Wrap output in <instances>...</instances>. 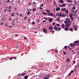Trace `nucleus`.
I'll use <instances>...</instances> for the list:
<instances>
[{"label":"nucleus","mask_w":79,"mask_h":79,"mask_svg":"<svg viewBox=\"0 0 79 79\" xmlns=\"http://www.w3.org/2000/svg\"><path fill=\"white\" fill-rule=\"evenodd\" d=\"M70 18L71 19V21H73V16H75V13H71L69 15Z\"/></svg>","instance_id":"f257e3e1"},{"label":"nucleus","mask_w":79,"mask_h":79,"mask_svg":"<svg viewBox=\"0 0 79 79\" xmlns=\"http://www.w3.org/2000/svg\"><path fill=\"white\" fill-rule=\"evenodd\" d=\"M75 31H77V28H78V27L77 25H75L73 27Z\"/></svg>","instance_id":"f03ea898"},{"label":"nucleus","mask_w":79,"mask_h":79,"mask_svg":"<svg viewBox=\"0 0 79 79\" xmlns=\"http://www.w3.org/2000/svg\"><path fill=\"white\" fill-rule=\"evenodd\" d=\"M44 6V4H41V5L40 6V10H43V8H42V7H43V6ZM42 6V7H41Z\"/></svg>","instance_id":"7ed1b4c3"},{"label":"nucleus","mask_w":79,"mask_h":79,"mask_svg":"<svg viewBox=\"0 0 79 79\" xmlns=\"http://www.w3.org/2000/svg\"><path fill=\"white\" fill-rule=\"evenodd\" d=\"M50 77V76L48 75L46 76L44 78V79H48Z\"/></svg>","instance_id":"20e7f679"},{"label":"nucleus","mask_w":79,"mask_h":79,"mask_svg":"<svg viewBox=\"0 0 79 79\" xmlns=\"http://www.w3.org/2000/svg\"><path fill=\"white\" fill-rule=\"evenodd\" d=\"M53 19L52 18H50V19H49V21H50V22H52L53 21Z\"/></svg>","instance_id":"39448f33"},{"label":"nucleus","mask_w":79,"mask_h":79,"mask_svg":"<svg viewBox=\"0 0 79 79\" xmlns=\"http://www.w3.org/2000/svg\"><path fill=\"white\" fill-rule=\"evenodd\" d=\"M48 16H54L55 15H53L52 13H49L48 14Z\"/></svg>","instance_id":"423d86ee"},{"label":"nucleus","mask_w":79,"mask_h":79,"mask_svg":"<svg viewBox=\"0 0 79 79\" xmlns=\"http://www.w3.org/2000/svg\"><path fill=\"white\" fill-rule=\"evenodd\" d=\"M56 11H59V10H60V7H57L56 8Z\"/></svg>","instance_id":"0eeeda50"},{"label":"nucleus","mask_w":79,"mask_h":79,"mask_svg":"<svg viewBox=\"0 0 79 79\" xmlns=\"http://www.w3.org/2000/svg\"><path fill=\"white\" fill-rule=\"evenodd\" d=\"M66 10V8H65L61 9V10H62V11H64Z\"/></svg>","instance_id":"6e6552de"},{"label":"nucleus","mask_w":79,"mask_h":79,"mask_svg":"<svg viewBox=\"0 0 79 79\" xmlns=\"http://www.w3.org/2000/svg\"><path fill=\"white\" fill-rule=\"evenodd\" d=\"M49 29L50 30H52V29H53V28L52 27V26H50L49 27Z\"/></svg>","instance_id":"1a4fd4ad"},{"label":"nucleus","mask_w":79,"mask_h":79,"mask_svg":"<svg viewBox=\"0 0 79 79\" xmlns=\"http://www.w3.org/2000/svg\"><path fill=\"white\" fill-rule=\"evenodd\" d=\"M43 14L44 15H47V13L46 12H43Z\"/></svg>","instance_id":"9d476101"},{"label":"nucleus","mask_w":79,"mask_h":79,"mask_svg":"<svg viewBox=\"0 0 79 79\" xmlns=\"http://www.w3.org/2000/svg\"><path fill=\"white\" fill-rule=\"evenodd\" d=\"M62 29H64V24L63 23L62 24Z\"/></svg>","instance_id":"9b49d317"},{"label":"nucleus","mask_w":79,"mask_h":79,"mask_svg":"<svg viewBox=\"0 0 79 79\" xmlns=\"http://www.w3.org/2000/svg\"><path fill=\"white\" fill-rule=\"evenodd\" d=\"M46 11H47L48 13H50V10L48 9L46 10Z\"/></svg>","instance_id":"f8f14e48"},{"label":"nucleus","mask_w":79,"mask_h":79,"mask_svg":"<svg viewBox=\"0 0 79 79\" xmlns=\"http://www.w3.org/2000/svg\"><path fill=\"white\" fill-rule=\"evenodd\" d=\"M67 2H68L69 3H73V2H72V1L70 0H67Z\"/></svg>","instance_id":"ddd939ff"},{"label":"nucleus","mask_w":79,"mask_h":79,"mask_svg":"<svg viewBox=\"0 0 79 79\" xmlns=\"http://www.w3.org/2000/svg\"><path fill=\"white\" fill-rule=\"evenodd\" d=\"M64 30L65 31H68V30H69L68 27H66L64 28Z\"/></svg>","instance_id":"4468645a"},{"label":"nucleus","mask_w":79,"mask_h":79,"mask_svg":"<svg viewBox=\"0 0 79 79\" xmlns=\"http://www.w3.org/2000/svg\"><path fill=\"white\" fill-rule=\"evenodd\" d=\"M60 3H64V1L62 0H60Z\"/></svg>","instance_id":"2eb2a0df"},{"label":"nucleus","mask_w":79,"mask_h":79,"mask_svg":"<svg viewBox=\"0 0 79 79\" xmlns=\"http://www.w3.org/2000/svg\"><path fill=\"white\" fill-rule=\"evenodd\" d=\"M69 58H67V60H66V62L69 63Z\"/></svg>","instance_id":"dca6fc26"},{"label":"nucleus","mask_w":79,"mask_h":79,"mask_svg":"<svg viewBox=\"0 0 79 79\" xmlns=\"http://www.w3.org/2000/svg\"><path fill=\"white\" fill-rule=\"evenodd\" d=\"M63 15V13H60L59 14H58V16H62Z\"/></svg>","instance_id":"f3484780"},{"label":"nucleus","mask_w":79,"mask_h":79,"mask_svg":"<svg viewBox=\"0 0 79 79\" xmlns=\"http://www.w3.org/2000/svg\"><path fill=\"white\" fill-rule=\"evenodd\" d=\"M43 31H44V32H45V33H47V30H46V29H43Z\"/></svg>","instance_id":"a211bd4d"},{"label":"nucleus","mask_w":79,"mask_h":79,"mask_svg":"<svg viewBox=\"0 0 79 79\" xmlns=\"http://www.w3.org/2000/svg\"><path fill=\"white\" fill-rule=\"evenodd\" d=\"M65 12L66 13V14H68V10H65Z\"/></svg>","instance_id":"6ab92c4d"},{"label":"nucleus","mask_w":79,"mask_h":79,"mask_svg":"<svg viewBox=\"0 0 79 79\" xmlns=\"http://www.w3.org/2000/svg\"><path fill=\"white\" fill-rule=\"evenodd\" d=\"M69 31H71V32H73V28H70L69 29Z\"/></svg>","instance_id":"aec40b11"},{"label":"nucleus","mask_w":79,"mask_h":79,"mask_svg":"<svg viewBox=\"0 0 79 79\" xmlns=\"http://www.w3.org/2000/svg\"><path fill=\"white\" fill-rule=\"evenodd\" d=\"M62 7H64V6H65V5H66V4H62Z\"/></svg>","instance_id":"412c9836"},{"label":"nucleus","mask_w":79,"mask_h":79,"mask_svg":"<svg viewBox=\"0 0 79 79\" xmlns=\"http://www.w3.org/2000/svg\"><path fill=\"white\" fill-rule=\"evenodd\" d=\"M71 26V24L70 23H69L67 24V27H69V26Z\"/></svg>","instance_id":"4be33fe9"},{"label":"nucleus","mask_w":79,"mask_h":79,"mask_svg":"<svg viewBox=\"0 0 79 79\" xmlns=\"http://www.w3.org/2000/svg\"><path fill=\"white\" fill-rule=\"evenodd\" d=\"M70 47H72V46H74V44H70Z\"/></svg>","instance_id":"5701e85b"},{"label":"nucleus","mask_w":79,"mask_h":79,"mask_svg":"<svg viewBox=\"0 0 79 79\" xmlns=\"http://www.w3.org/2000/svg\"><path fill=\"white\" fill-rule=\"evenodd\" d=\"M35 10H36V8H33V11H35Z\"/></svg>","instance_id":"b1692460"},{"label":"nucleus","mask_w":79,"mask_h":79,"mask_svg":"<svg viewBox=\"0 0 79 79\" xmlns=\"http://www.w3.org/2000/svg\"><path fill=\"white\" fill-rule=\"evenodd\" d=\"M62 16L63 17H65L66 16V15H64V14H62Z\"/></svg>","instance_id":"393cba45"},{"label":"nucleus","mask_w":79,"mask_h":79,"mask_svg":"<svg viewBox=\"0 0 79 79\" xmlns=\"http://www.w3.org/2000/svg\"><path fill=\"white\" fill-rule=\"evenodd\" d=\"M24 77L25 79H27V78H28V77L27 76H24Z\"/></svg>","instance_id":"a878e982"},{"label":"nucleus","mask_w":79,"mask_h":79,"mask_svg":"<svg viewBox=\"0 0 79 79\" xmlns=\"http://www.w3.org/2000/svg\"><path fill=\"white\" fill-rule=\"evenodd\" d=\"M15 15V13H12L11 14V16H12V17H13V16Z\"/></svg>","instance_id":"bb28decb"},{"label":"nucleus","mask_w":79,"mask_h":79,"mask_svg":"<svg viewBox=\"0 0 79 79\" xmlns=\"http://www.w3.org/2000/svg\"><path fill=\"white\" fill-rule=\"evenodd\" d=\"M50 31V32H52V33H53L54 32V31H53V30Z\"/></svg>","instance_id":"cd10ccee"},{"label":"nucleus","mask_w":79,"mask_h":79,"mask_svg":"<svg viewBox=\"0 0 79 79\" xmlns=\"http://www.w3.org/2000/svg\"><path fill=\"white\" fill-rule=\"evenodd\" d=\"M71 11L72 12V13H74L75 12L74 10H73L72 9L71 10Z\"/></svg>","instance_id":"c85d7f7f"},{"label":"nucleus","mask_w":79,"mask_h":79,"mask_svg":"<svg viewBox=\"0 0 79 79\" xmlns=\"http://www.w3.org/2000/svg\"><path fill=\"white\" fill-rule=\"evenodd\" d=\"M27 15H30V12L28 11L27 13Z\"/></svg>","instance_id":"c756f323"},{"label":"nucleus","mask_w":79,"mask_h":79,"mask_svg":"<svg viewBox=\"0 0 79 79\" xmlns=\"http://www.w3.org/2000/svg\"><path fill=\"white\" fill-rule=\"evenodd\" d=\"M26 73L27 72H23V74L24 75H25L26 74Z\"/></svg>","instance_id":"7c9ffc66"},{"label":"nucleus","mask_w":79,"mask_h":79,"mask_svg":"<svg viewBox=\"0 0 79 79\" xmlns=\"http://www.w3.org/2000/svg\"><path fill=\"white\" fill-rule=\"evenodd\" d=\"M4 24V23H0V25H3Z\"/></svg>","instance_id":"2f4dec72"},{"label":"nucleus","mask_w":79,"mask_h":79,"mask_svg":"<svg viewBox=\"0 0 79 79\" xmlns=\"http://www.w3.org/2000/svg\"><path fill=\"white\" fill-rule=\"evenodd\" d=\"M44 19H45V20H47L48 19V18L47 17H44Z\"/></svg>","instance_id":"473e14b6"},{"label":"nucleus","mask_w":79,"mask_h":79,"mask_svg":"<svg viewBox=\"0 0 79 79\" xmlns=\"http://www.w3.org/2000/svg\"><path fill=\"white\" fill-rule=\"evenodd\" d=\"M78 42V41H75L74 42V43H76V44H77Z\"/></svg>","instance_id":"72a5a7b5"},{"label":"nucleus","mask_w":79,"mask_h":79,"mask_svg":"<svg viewBox=\"0 0 79 79\" xmlns=\"http://www.w3.org/2000/svg\"><path fill=\"white\" fill-rule=\"evenodd\" d=\"M40 68H43V67H44V65H40Z\"/></svg>","instance_id":"f704fd0d"},{"label":"nucleus","mask_w":79,"mask_h":79,"mask_svg":"<svg viewBox=\"0 0 79 79\" xmlns=\"http://www.w3.org/2000/svg\"><path fill=\"white\" fill-rule=\"evenodd\" d=\"M72 10H75V7H73L72 8Z\"/></svg>","instance_id":"c9c22d12"},{"label":"nucleus","mask_w":79,"mask_h":79,"mask_svg":"<svg viewBox=\"0 0 79 79\" xmlns=\"http://www.w3.org/2000/svg\"><path fill=\"white\" fill-rule=\"evenodd\" d=\"M58 31H60L61 30V28L59 27L58 29Z\"/></svg>","instance_id":"e433bc0d"},{"label":"nucleus","mask_w":79,"mask_h":79,"mask_svg":"<svg viewBox=\"0 0 79 79\" xmlns=\"http://www.w3.org/2000/svg\"><path fill=\"white\" fill-rule=\"evenodd\" d=\"M64 55H66V52H64Z\"/></svg>","instance_id":"4c0bfd02"},{"label":"nucleus","mask_w":79,"mask_h":79,"mask_svg":"<svg viewBox=\"0 0 79 79\" xmlns=\"http://www.w3.org/2000/svg\"><path fill=\"white\" fill-rule=\"evenodd\" d=\"M54 51L55 52H56V53H58V50H54Z\"/></svg>","instance_id":"58836bf2"},{"label":"nucleus","mask_w":79,"mask_h":79,"mask_svg":"<svg viewBox=\"0 0 79 79\" xmlns=\"http://www.w3.org/2000/svg\"><path fill=\"white\" fill-rule=\"evenodd\" d=\"M32 24H35V22H33L32 23H31Z\"/></svg>","instance_id":"ea45409f"},{"label":"nucleus","mask_w":79,"mask_h":79,"mask_svg":"<svg viewBox=\"0 0 79 79\" xmlns=\"http://www.w3.org/2000/svg\"><path fill=\"white\" fill-rule=\"evenodd\" d=\"M11 23H12V25H13V26H14L15 25V24L14 23V22H12Z\"/></svg>","instance_id":"a19ab883"},{"label":"nucleus","mask_w":79,"mask_h":79,"mask_svg":"<svg viewBox=\"0 0 79 79\" xmlns=\"http://www.w3.org/2000/svg\"><path fill=\"white\" fill-rule=\"evenodd\" d=\"M27 17L25 16L24 18V19H27Z\"/></svg>","instance_id":"79ce46f5"},{"label":"nucleus","mask_w":79,"mask_h":79,"mask_svg":"<svg viewBox=\"0 0 79 79\" xmlns=\"http://www.w3.org/2000/svg\"><path fill=\"white\" fill-rule=\"evenodd\" d=\"M58 29V27H56V28L55 29V31H57V29Z\"/></svg>","instance_id":"37998d69"},{"label":"nucleus","mask_w":79,"mask_h":79,"mask_svg":"<svg viewBox=\"0 0 79 79\" xmlns=\"http://www.w3.org/2000/svg\"><path fill=\"white\" fill-rule=\"evenodd\" d=\"M19 45V44H16V48H17V47H18Z\"/></svg>","instance_id":"c03bdc74"},{"label":"nucleus","mask_w":79,"mask_h":79,"mask_svg":"<svg viewBox=\"0 0 79 79\" xmlns=\"http://www.w3.org/2000/svg\"><path fill=\"white\" fill-rule=\"evenodd\" d=\"M11 17H10V18H9V21H10L11 20Z\"/></svg>","instance_id":"a18cd8bd"},{"label":"nucleus","mask_w":79,"mask_h":79,"mask_svg":"<svg viewBox=\"0 0 79 79\" xmlns=\"http://www.w3.org/2000/svg\"><path fill=\"white\" fill-rule=\"evenodd\" d=\"M56 26H60V25H59V24H57L56 25Z\"/></svg>","instance_id":"49530a36"},{"label":"nucleus","mask_w":79,"mask_h":79,"mask_svg":"<svg viewBox=\"0 0 79 79\" xmlns=\"http://www.w3.org/2000/svg\"><path fill=\"white\" fill-rule=\"evenodd\" d=\"M8 2H10V0H8L6 2V3H8Z\"/></svg>","instance_id":"de8ad7c7"},{"label":"nucleus","mask_w":79,"mask_h":79,"mask_svg":"<svg viewBox=\"0 0 79 79\" xmlns=\"http://www.w3.org/2000/svg\"><path fill=\"white\" fill-rule=\"evenodd\" d=\"M8 9H9V10L10 9H11V6H9L8 7Z\"/></svg>","instance_id":"09e8293b"},{"label":"nucleus","mask_w":79,"mask_h":79,"mask_svg":"<svg viewBox=\"0 0 79 79\" xmlns=\"http://www.w3.org/2000/svg\"><path fill=\"white\" fill-rule=\"evenodd\" d=\"M64 48H65V49H66L67 48V46H65Z\"/></svg>","instance_id":"8fccbe9b"},{"label":"nucleus","mask_w":79,"mask_h":79,"mask_svg":"<svg viewBox=\"0 0 79 79\" xmlns=\"http://www.w3.org/2000/svg\"><path fill=\"white\" fill-rule=\"evenodd\" d=\"M5 26H7V22L6 23V24H5Z\"/></svg>","instance_id":"3c124183"},{"label":"nucleus","mask_w":79,"mask_h":79,"mask_svg":"<svg viewBox=\"0 0 79 79\" xmlns=\"http://www.w3.org/2000/svg\"><path fill=\"white\" fill-rule=\"evenodd\" d=\"M57 21H60V19H57Z\"/></svg>","instance_id":"603ef678"},{"label":"nucleus","mask_w":79,"mask_h":79,"mask_svg":"<svg viewBox=\"0 0 79 79\" xmlns=\"http://www.w3.org/2000/svg\"><path fill=\"white\" fill-rule=\"evenodd\" d=\"M42 22L43 23H45V22H46V21L45 20H44L43 21H42Z\"/></svg>","instance_id":"864d4df0"},{"label":"nucleus","mask_w":79,"mask_h":79,"mask_svg":"<svg viewBox=\"0 0 79 79\" xmlns=\"http://www.w3.org/2000/svg\"><path fill=\"white\" fill-rule=\"evenodd\" d=\"M24 39L25 40H26V39H27V38L26 37H24Z\"/></svg>","instance_id":"5fc2aeb1"},{"label":"nucleus","mask_w":79,"mask_h":79,"mask_svg":"<svg viewBox=\"0 0 79 79\" xmlns=\"http://www.w3.org/2000/svg\"><path fill=\"white\" fill-rule=\"evenodd\" d=\"M77 67V66H75V69H76V68Z\"/></svg>","instance_id":"6e6d98bb"},{"label":"nucleus","mask_w":79,"mask_h":79,"mask_svg":"<svg viewBox=\"0 0 79 79\" xmlns=\"http://www.w3.org/2000/svg\"><path fill=\"white\" fill-rule=\"evenodd\" d=\"M71 72L70 73H69V76H71Z\"/></svg>","instance_id":"4d7b16f0"},{"label":"nucleus","mask_w":79,"mask_h":79,"mask_svg":"<svg viewBox=\"0 0 79 79\" xmlns=\"http://www.w3.org/2000/svg\"><path fill=\"white\" fill-rule=\"evenodd\" d=\"M75 63H76V61L75 60L73 62V64H75Z\"/></svg>","instance_id":"13d9d810"},{"label":"nucleus","mask_w":79,"mask_h":79,"mask_svg":"<svg viewBox=\"0 0 79 79\" xmlns=\"http://www.w3.org/2000/svg\"><path fill=\"white\" fill-rule=\"evenodd\" d=\"M12 59H13V58H10V60H12Z\"/></svg>","instance_id":"bf43d9fd"},{"label":"nucleus","mask_w":79,"mask_h":79,"mask_svg":"<svg viewBox=\"0 0 79 79\" xmlns=\"http://www.w3.org/2000/svg\"><path fill=\"white\" fill-rule=\"evenodd\" d=\"M59 6L60 7H63L62 5H60Z\"/></svg>","instance_id":"052dcab7"},{"label":"nucleus","mask_w":79,"mask_h":79,"mask_svg":"<svg viewBox=\"0 0 79 79\" xmlns=\"http://www.w3.org/2000/svg\"><path fill=\"white\" fill-rule=\"evenodd\" d=\"M55 22L53 23V25H55Z\"/></svg>","instance_id":"680f3d73"},{"label":"nucleus","mask_w":79,"mask_h":79,"mask_svg":"<svg viewBox=\"0 0 79 79\" xmlns=\"http://www.w3.org/2000/svg\"><path fill=\"white\" fill-rule=\"evenodd\" d=\"M37 22H38V23H39V19H37Z\"/></svg>","instance_id":"e2e57ef3"},{"label":"nucleus","mask_w":79,"mask_h":79,"mask_svg":"<svg viewBox=\"0 0 79 79\" xmlns=\"http://www.w3.org/2000/svg\"><path fill=\"white\" fill-rule=\"evenodd\" d=\"M20 16H21L22 17L23 16V14H20Z\"/></svg>","instance_id":"0e129e2a"},{"label":"nucleus","mask_w":79,"mask_h":79,"mask_svg":"<svg viewBox=\"0 0 79 79\" xmlns=\"http://www.w3.org/2000/svg\"><path fill=\"white\" fill-rule=\"evenodd\" d=\"M71 73H74V71H72L71 72H70Z\"/></svg>","instance_id":"69168bd1"},{"label":"nucleus","mask_w":79,"mask_h":79,"mask_svg":"<svg viewBox=\"0 0 79 79\" xmlns=\"http://www.w3.org/2000/svg\"><path fill=\"white\" fill-rule=\"evenodd\" d=\"M69 19H68V22H69Z\"/></svg>","instance_id":"338daca9"},{"label":"nucleus","mask_w":79,"mask_h":79,"mask_svg":"<svg viewBox=\"0 0 79 79\" xmlns=\"http://www.w3.org/2000/svg\"><path fill=\"white\" fill-rule=\"evenodd\" d=\"M28 5H31V3H30V2L29 3Z\"/></svg>","instance_id":"774afa93"}]
</instances>
